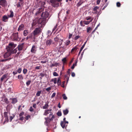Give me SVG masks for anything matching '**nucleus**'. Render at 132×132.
Returning <instances> with one entry per match:
<instances>
[{"label": "nucleus", "mask_w": 132, "mask_h": 132, "mask_svg": "<svg viewBox=\"0 0 132 132\" xmlns=\"http://www.w3.org/2000/svg\"><path fill=\"white\" fill-rule=\"evenodd\" d=\"M42 23H42H39V19L38 20L37 19H35L33 21V22L32 24V26L34 27L35 26L37 23H38L39 24H41V27H42L45 25L43 24Z\"/></svg>", "instance_id": "5"}, {"label": "nucleus", "mask_w": 132, "mask_h": 132, "mask_svg": "<svg viewBox=\"0 0 132 132\" xmlns=\"http://www.w3.org/2000/svg\"><path fill=\"white\" fill-rule=\"evenodd\" d=\"M63 98L64 100H67V96H66L65 94H63L62 95Z\"/></svg>", "instance_id": "47"}, {"label": "nucleus", "mask_w": 132, "mask_h": 132, "mask_svg": "<svg viewBox=\"0 0 132 132\" xmlns=\"http://www.w3.org/2000/svg\"><path fill=\"white\" fill-rule=\"evenodd\" d=\"M46 121L45 122V123L46 125H47L49 124V122L51 121L49 120V119H48V118H45Z\"/></svg>", "instance_id": "30"}, {"label": "nucleus", "mask_w": 132, "mask_h": 132, "mask_svg": "<svg viewBox=\"0 0 132 132\" xmlns=\"http://www.w3.org/2000/svg\"><path fill=\"white\" fill-rule=\"evenodd\" d=\"M41 93V91H39L37 92V93L36 94V95L37 96H40V94Z\"/></svg>", "instance_id": "46"}, {"label": "nucleus", "mask_w": 132, "mask_h": 132, "mask_svg": "<svg viewBox=\"0 0 132 132\" xmlns=\"http://www.w3.org/2000/svg\"><path fill=\"white\" fill-rule=\"evenodd\" d=\"M27 69L24 68L23 70V73L24 74H25L27 72Z\"/></svg>", "instance_id": "48"}, {"label": "nucleus", "mask_w": 132, "mask_h": 132, "mask_svg": "<svg viewBox=\"0 0 132 132\" xmlns=\"http://www.w3.org/2000/svg\"><path fill=\"white\" fill-rule=\"evenodd\" d=\"M23 44L24 43H22L18 45L17 48L19 51H21L22 50L23 46Z\"/></svg>", "instance_id": "15"}, {"label": "nucleus", "mask_w": 132, "mask_h": 132, "mask_svg": "<svg viewBox=\"0 0 132 132\" xmlns=\"http://www.w3.org/2000/svg\"><path fill=\"white\" fill-rule=\"evenodd\" d=\"M29 33V30L28 29H25L23 32V35L24 36H26Z\"/></svg>", "instance_id": "20"}, {"label": "nucleus", "mask_w": 132, "mask_h": 132, "mask_svg": "<svg viewBox=\"0 0 132 132\" xmlns=\"http://www.w3.org/2000/svg\"><path fill=\"white\" fill-rule=\"evenodd\" d=\"M77 63V62H76L75 63L73 64L72 66L71 67L72 69H74Z\"/></svg>", "instance_id": "42"}, {"label": "nucleus", "mask_w": 132, "mask_h": 132, "mask_svg": "<svg viewBox=\"0 0 132 132\" xmlns=\"http://www.w3.org/2000/svg\"><path fill=\"white\" fill-rule=\"evenodd\" d=\"M68 75H67V74L65 75V80L67 81V83L69 79V76H68Z\"/></svg>", "instance_id": "35"}, {"label": "nucleus", "mask_w": 132, "mask_h": 132, "mask_svg": "<svg viewBox=\"0 0 132 132\" xmlns=\"http://www.w3.org/2000/svg\"><path fill=\"white\" fill-rule=\"evenodd\" d=\"M4 102H5L6 104H8L9 103V102L8 101L7 98H5L4 100Z\"/></svg>", "instance_id": "37"}, {"label": "nucleus", "mask_w": 132, "mask_h": 132, "mask_svg": "<svg viewBox=\"0 0 132 132\" xmlns=\"http://www.w3.org/2000/svg\"><path fill=\"white\" fill-rule=\"evenodd\" d=\"M78 49V47L75 46L71 50V52L73 53L74 52H76Z\"/></svg>", "instance_id": "33"}, {"label": "nucleus", "mask_w": 132, "mask_h": 132, "mask_svg": "<svg viewBox=\"0 0 132 132\" xmlns=\"http://www.w3.org/2000/svg\"><path fill=\"white\" fill-rule=\"evenodd\" d=\"M99 9V7L97 6H96L93 9V10L95 11L94 13L97 14V10Z\"/></svg>", "instance_id": "28"}, {"label": "nucleus", "mask_w": 132, "mask_h": 132, "mask_svg": "<svg viewBox=\"0 0 132 132\" xmlns=\"http://www.w3.org/2000/svg\"><path fill=\"white\" fill-rule=\"evenodd\" d=\"M22 4V3H21L20 2H18L17 4L16 5L17 6V7H20L21 5Z\"/></svg>", "instance_id": "44"}, {"label": "nucleus", "mask_w": 132, "mask_h": 132, "mask_svg": "<svg viewBox=\"0 0 132 132\" xmlns=\"http://www.w3.org/2000/svg\"><path fill=\"white\" fill-rule=\"evenodd\" d=\"M31 116L30 115H28L24 117V118L26 120H28L29 119H31Z\"/></svg>", "instance_id": "39"}, {"label": "nucleus", "mask_w": 132, "mask_h": 132, "mask_svg": "<svg viewBox=\"0 0 132 132\" xmlns=\"http://www.w3.org/2000/svg\"><path fill=\"white\" fill-rule=\"evenodd\" d=\"M68 123V121H66L65 122L64 121H61L60 125L63 129L64 128L66 129Z\"/></svg>", "instance_id": "8"}, {"label": "nucleus", "mask_w": 132, "mask_h": 132, "mask_svg": "<svg viewBox=\"0 0 132 132\" xmlns=\"http://www.w3.org/2000/svg\"><path fill=\"white\" fill-rule=\"evenodd\" d=\"M65 83V81H64L62 82V84L61 85V86L63 87L64 88V84Z\"/></svg>", "instance_id": "53"}, {"label": "nucleus", "mask_w": 132, "mask_h": 132, "mask_svg": "<svg viewBox=\"0 0 132 132\" xmlns=\"http://www.w3.org/2000/svg\"><path fill=\"white\" fill-rule=\"evenodd\" d=\"M78 2L76 4V6L77 7L80 6L84 2V0H77Z\"/></svg>", "instance_id": "11"}, {"label": "nucleus", "mask_w": 132, "mask_h": 132, "mask_svg": "<svg viewBox=\"0 0 132 132\" xmlns=\"http://www.w3.org/2000/svg\"><path fill=\"white\" fill-rule=\"evenodd\" d=\"M58 63H55L54 64H52L51 65H50V67H53L55 66H57L58 65Z\"/></svg>", "instance_id": "36"}, {"label": "nucleus", "mask_w": 132, "mask_h": 132, "mask_svg": "<svg viewBox=\"0 0 132 132\" xmlns=\"http://www.w3.org/2000/svg\"><path fill=\"white\" fill-rule=\"evenodd\" d=\"M7 3L6 0H0V5L3 7L7 6Z\"/></svg>", "instance_id": "7"}, {"label": "nucleus", "mask_w": 132, "mask_h": 132, "mask_svg": "<svg viewBox=\"0 0 132 132\" xmlns=\"http://www.w3.org/2000/svg\"><path fill=\"white\" fill-rule=\"evenodd\" d=\"M24 114V112H22L21 113H20L19 114V117L20 118L19 119V120L22 121L23 120L24 118L23 117V116Z\"/></svg>", "instance_id": "14"}, {"label": "nucleus", "mask_w": 132, "mask_h": 132, "mask_svg": "<svg viewBox=\"0 0 132 132\" xmlns=\"http://www.w3.org/2000/svg\"><path fill=\"white\" fill-rule=\"evenodd\" d=\"M48 103L49 102L48 101H47L44 106H43V109H47L49 106L48 105Z\"/></svg>", "instance_id": "21"}, {"label": "nucleus", "mask_w": 132, "mask_h": 132, "mask_svg": "<svg viewBox=\"0 0 132 132\" xmlns=\"http://www.w3.org/2000/svg\"><path fill=\"white\" fill-rule=\"evenodd\" d=\"M24 27L25 26L24 24H21L19 26L18 29V31H20L23 30L24 29Z\"/></svg>", "instance_id": "13"}, {"label": "nucleus", "mask_w": 132, "mask_h": 132, "mask_svg": "<svg viewBox=\"0 0 132 132\" xmlns=\"http://www.w3.org/2000/svg\"><path fill=\"white\" fill-rule=\"evenodd\" d=\"M57 78H55L52 79L50 80L51 82H53L54 84H55L57 83Z\"/></svg>", "instance_id": "26"}, {"label": "nucleus", "mask_w": 132, "mask_h": 132, "mask_svg": "<svg viewBox=\"0 0 132 132\" xmlns=\"http://www.w3.org/2000/svg\"><path fill=\"white\" fill-rule=\"evenodd\" d=\"M18 79L21 80H22L23 79V77L22 75H19L18 76Z\"/></svg>", "instance_id": "32"}, {"label": "nucleus", "mask_w": 132, "mask_h": 132, "mask_svg": "<svg viewBox=\"0 0 132 132\" xmlns=\"http://www.w3.org/2000/svg\"><path fill=\"white\" fill-rule=\"evenodd\" d=\"M8 16H7L6 15H4L2 16V20L3 22H6L8 21Z\"/></svg>", "instance_id": "12"}, {"label": "nucleus", "mask_w": 132, "mask_h": 132, "mask_svg": "<svg viewBox=\"0 0 132 132\" xmlns=\"http://www.w3.org/2000/svg\"><path fill=\"white\" fill-rule=\"evenodd\" d=\"M21 68H19L17 70V72L20 73L21 72Z\"/></svg>", "instance_id": "52"}, {"label": "nucleus", "mask_w": 132, "mask_h": 132, "mask_svg": "<svg viewBox=\"0 0 132 132\" xmlns=\"http://www.w3.org/2000/svg\"><path fill=\"white\" fill-rule=\"evenodd\" d=\"M13 67V64H11L7 65L6 67V69H9L10 68H11Z\"/></svg>", "instance_id": "29"}, {"label": "nucleus", "mask_w": 132, "mask_h": 132, "mask_svg": "<svg viewBox=\"0 0 132 132\" xmlns=\"http://www.w3.org/2000/svg\"><path fill=\"white\" fill-rule=\"evenodd\" d=\"M59 36V35H58L56 37L54 38V40L56 42H59L60 41V40H61V39L59 38L58 37Z\"/></svg>", "instance_id": "25"}, {"label": "nucleus", "mask_w": 132, "mask_h": 132, "mask_svg": "<svg viewBox=\"0 0 132 132\" xmlns=\"http://www.w3.org/2000/svg\"><path fill=\"white\" fill-rule=\"evenodd\" d=\"M41 67L40 66H37L35 67V69L37 70L40 69Z\"/></svg>", "instance_id": "64"}, {"label": "nucleus", "mask_w": 132, "mask_h": 132, "mask_svg": "<svg viewBox=\"0 0 132 132\" xmlns=\"http://www.w3.org/2000/svg\"><path fill=\"white\" fill-rule=\"evenodd\" d=\"M10 14L9 15H8V17L9 18H13L14 16V13L13 11H10Z\"/></svg>", "instance_id": "24"}, {"label": "nucleus", "mask_w": 132, "mask_h": 132, "mask_svg": "<svg viewBox=\"0 0 132 132\" xmlns=\"http://www.w3.org/2000/svg\"><path fill=\"white\" fill-rule=\"evenodd\" d=\"M57 115L59 116H62V113L60 111H59L56 113Z\"/></svg>", "instance_id": "41"}, {"label": "nucleus", "mask_w": 132, "mask_h": 132, "mask_svg": "<svg viewBox=\"0 0 132 132\" xmlns=\"http://www.w3.org/2000/svg\"><path fill=\"white\" fill-rule=\"evenodd\" d=\"M17 52V48L14 49L13 51L12 50V53H16Z\"/></svg>", "instance_id": "55"}, {"label": "nucleus", "mask_w": 132, "mask_h": 132, "mask_svg": "<svg viewBox=\"0 0 132 132\" xmlns=\"http://www.w3.org/2000/svg\"><path fill=\"white\" fill-rule=\"evenodd\" d=\"M30 37V39L32 40L33 42H35L36 39V38L37 36L34 34L33 32L32 33L29 34Z\"/></svg>", "instance_id": "6"}, {"label": "nucleus", "mask_w": 132, "mask_h": 132, "mask_svg": "<svg viewBox=\"0 0 132 132\" xmlns=\"http://www.w3.org/2000/svg\"><path fill=\"white\" fill-rule=\"evenodd\" d=\"M86 42H87V41L86 42H85L84 43V44L82 45V46L81 47V48L80 49V50L79 51V53H78L79 55L81 53V52L82 51V50L83 49V48L85 46V45Z\"/></svg>", "instance_id": "22"}, {"label": "nucleus", "mask_w": 132, "mask_h": 132, "mask_svg": "<svg viewBox=\"0 0 132 132\" xmlns=\"http://www.w3.org/2000/svg\"><path fill=\"white\" fill-rule=\"evenodd\" d=\"M18 32L14 33L13 34V39L15 41H19L20 39L18 36Z\"/></svg>", "instance_id": "10"}, {"label": "nucleus", "mask_w": 132, "mask_h": 132, "mask_svg": "<svg viewBox=\"0 0 132 132\" xmlns=\"http://www.w3.org/2000/svg\"><path fill=\"white\" fill-rule=\"evenodd\" d=\"M70 41L69 40H68L67 41L66 43V45L67 46L69 44H70Z\"/></svg>", "instance_id": "56"}, {"label": "nucleus", "mask_w": 132, "mask_h": 132, "mask_svg": "<svg viewBox=\"0 0 132 132\" xmlns=\"http://www.w3.org/2000/svg\"><path fill=\"white\" fill-rule=\"evenodd\" d=\"M57 83L58 86L61 85V82L60 78H58Z\"/></svg>", "instance_id": "31"}, {"label": "nucleus", "mask_w": 132, "mask_h": 132, "mask_svg": "<svg viewBox=\"0 0 132 132\" xmlns=\"http://www.w3.org/2000/svg\"><path fill=\"white\" fill-rule=\"evenodd\" d=\"M55 117L54 115H52V118H50L49 119V120H50V121H52L53 120V119Z\"/></svg>", "instance_id": "59"}, {"label": "nucleus", "mask_w": 132, "mask_h": 132, "mask_svg": "<svg viewBox=\"0 0 132 132\" xmlns=\"http://www.w3.org/2000/svg\"><path fill=\"white\" fill-rule=\"evenodd\" d=\"M57 25L56 24V26L54 27V28L53 29L52 31L53 32L56 28L57 27Z\"/></svg>", "instance_id": "62"}, {"label": "nucleus", "mask_w": 132, "mask_h": 132, "mask_svg": "<svg viewBox=\"0 0 132 132\" xmlns=\"http://www.w3.org/2000/svg\"><path fill=\"white\" fill-rule=\"evenodd\" d=\"M121 5V4L119 2H118L117 3V6L118 7H120Z\"/></svg>", "instance_id": "61"}, {"label": "nucleus", "mask_w": 132, "mask_h": 132, "mask_svg": "<svg viewBox=\"0 0 132 132\" xmlns=\"http://www.w3.org/2000/svg\"><path fill=\"white\" fill-rule=\"evenodd\" d=\"M11 59H12V58H8L6 59L2 60H1V61L2 62H5V61H7L10 60Z\"/></svg>", "instance_id": "40"}, {"label": "nucleus", "mask_w": 132, "mask_h": 132, "mask_svg": "<svg viewBox=\"0 0 132 132\" xmlns=\"http://www.w3.org/2000/svg\"><path fill=\"white\" fill-rule=\"evenodd\" d=\"M63 112L64 115H66L69 112V110L68 109H66L63 111Z\"/></svg>", "instance_id": "27"}, {"label": "nucleus", "mask_w": 132, "mask_h": 132, "mask_svg": "<svg viewBox=\"0 0 132 132\" xmlns=\"http://www.w3.org/2000/svg\"><path fill=\"white\" fill-rule=\"evenodd\" d=\"M36 51V47L35 45H33L31 48V52L33 53H35Z\"/></svg>", "instance_id": "16"}, {"label": "nucleus", "mask_w": 132, "mask_h": 132, "mask_svg": "<svg viewBox=\"0 0 132 132\" xmlns=\"http://www.w3.org/2000/svg\"><path fill=\"white\" fill-rule=\"evenodd\" d=\"M52 42V40L51 39L47 40L46 42V45L47 46H50Z\"/></svg>", "instance_id": "17"}, {"label": "nucleus", "mask_w": 132, "mask_h": 132, "mask_svg": "<svg viewBox=\"0 0 132 132\" xmlns=\"http://www.w3.org/2000/svg\"><path fill=\"white\" fill-rule=\"evenodd\" d=\"M63 41V40L61 39V40H60V41L59 42V45L60 46H61L62 45Z\"/></svg>", "instance_id": "49"}, {"label": "nucleus", "mask_w": 132, "mask_h": 132, "mask_svg": "<svg viewBox=\"0 0 132 132\" xmlns=\"http://www.w3.org/2000/svg\"><path fill=\"white\" fill-rule=\"evenodd\" d=\"M16 45L14 44L13 43H10L9 44L8 46H6L7 50L10 51L12 52L13 49L16 46Z\"/></svg>", "instance_id": "3"}, {"label": "nucleus", "mask_w": 132, "mask_h": 132, "mask_svg": "<svg viewBox=\"0 0 132 132\" xmlns=\"http://www.w3.org/2000/svg\"><path fill=\"white\" fill-rule=\"evenodd\" d=\"M51 111L52 109L45 110L44 112V115L47 116V114H48L50 113V112H51Z\"/></svg>", "instance_id": "18"}, {"label": "nucleus", "mask_w": 132, "mask_h": 132, "mask_svg": "<svg viewBox=\"0 0 132 132\" xmlns=\"http://www.w3.org/2000/svg\"><path fill=\"white\" fill-rule=\"evenodd\" d=\"M10 100H12L11 103L12 104H15L17 102V100L16 98H10Z\"/></svg>", "instance_id": "19"}, {"label": "nucleus", "mask_w": 132, "mask_h": 132, "mask_svg": "<svg viewBox=\"0 0 132 132\" xmlns=\"http://www.w3.org/2000/svg\"><path fill=\"white\" fill-rule=\"evenodd\" d=\"M49 13L47 11L42 12L41 16L42 18H40L39 19V23L43 22V24L45 25L46 23V18L48 17Z\"/></svg>", "instance_id": "1"}, {"label": "nucleus", "mask_w": 132, "mask_h": 132, "mask_svg": "<svg viewBox=\"0 0 132 132\" xmlns=\"http://www.w3.org/2000/svg\"><path fill=\"white\" fill-rule=\"evenodd\" d=\"M90 23V22L89 21H83V23L84 24H88Z\"/></svg>", "instance_id": "45"}, {"label": "nucleus", "mask_w": 132, "mask_h": 132, "mask_svg": "<svg viewBox=\"0 0 132 132\" xmlns=\"http://www.w3.org/2000/svg\"><path fill=\"white\" fill-rule=\"evenodd\" d=\"M7 52L4 54L3 56L4 58L9 57L11 54L12 52L10 51L7 50Z\"/></svg>", "instance_id": "9"}, {"label": "nucleus", "mask_w": 132, "mask_h": 132, "mask_svg": "<svg viewBox=\"0 0 132 132\" xmlns=\"http://www.w3.org/2000/svg\"><path fill=\"white\" fill-rule=\"evenodd\" d=\"M42 31V29L39 27L36 28L33 31V32L38 37L41 34Z\"/></svg>", "instance_id": "4"}, {"label": "nucleus", "mask_w": 132, "mask_h": 132, "mask_svg": "<svg viewBox=\"0 0 132 132\" xmlns=\"http://www.w3.org/2000/svg\"><path fill=\"white\" fill-rule=\"evenodd\" d=\"M53 75L55 76H59V75L56 72H54L53 73Z\"/></svg>", "instance_id": "51"}, {"label": "nucleus", "mask_w": 132, "mask_h": 132, "mask_svg": "<svg viewBox=\"0 0 132 132\" xmlns=\"http://www.w3.org/2000/svg\"><path fill=\"white\" fill-rule=\"evenodd\" d=\"M62 61L63 62V63H65L66 61V57H64L63 59L62 60Z\"/></svg>", "instance_id": "54"}, {"label": "nucleus", "mask_w": 132, "mask_h": 132, "mask_svg": "<svg viewBox=\"0 0 132 132\" xmlns=\"http://www.w3.org/2000/svg\"><path fill=\"white\" fill-rule=\"evenodd\" d=\"M92 30V28L90 27H89L87 28V32H90V31Z\"/></svg>", "instance_id": "43"}, {"label": "nucleus", "mask_w": 132, "mask_h": 132, "mask_svg": "<svg viewBox=\"0 0 132 132\" xmlns=\"http://www.w3.org/2000/svg\"><path fill=\"white\" fill-rule=\"evenodd\" d=\"M80 24L81 26L84 27L85 26V25L83 24V22L82 21H80Z\"/></svg>", "instance_id": "63"}, {"label": "nucleus", "mask_w": 132, "mask_h": 132, "mask_svg": "<svg viewBox=\"0 0 132 132\" xmlns=\"http://www.w3.org/2000/svg\"><path fill=\"white\" fill-rule=\"evenodd\" d=\"M56 93H53L51 96V98H53L56 95Z\"/></svg>", "instance_id": "57"}, {"label": "nucleus", "mask_w": 132, "mask_h": 132, "mask_svg": "<svg viewBox=\"0 0 132 132\" xmlns=\"http://www.w3.org/2000/svg\"><path fill=\"white\" fill-rule=\"evenodd\" d=\"M4 117L5 118V119H8V116L7 115V112H5L4 113Z\"/></svg>", "instance_id": "34"}, {"label": "nucleus", "mask_w": 132, "mask_h": 132, "mask_svg": "<svg viewBox=\"0 0 132 132\" xmlns=\"http://www.w3.org/2000/svg\"><path fill=\"white\" fill-rule=\"evenodd\" d=\"M70 69H69L68 70V71L67 72V75H68L69 76H70Z\"/></svg>", "instance_id": "50"}, {"label": "nucleus", "mask_w": 132, "mask_h": 132, "mask_svg": "<svg viewBox=\"0 0 132 132\" xmlns=\"http://www.w3.org/2000/svg\"><path fill=\"white\" fill-rule=\"evenodd\" d=\"M62 0H50V2L52 6L54 7H58L59 6V3Z\"/></svg>", "instance_id": "2"}, {"label": "nucleus", "mask_w": 132, "mask_h": 132, "mask_svg": "<svg viewBox=\"0 0 132 132\" xmlns=\"http://www.w3.org/2000/svg\"><path fill=\"white\" fill-rule=\"evenodd\" d=\"M80 36H79L78 35L77 36L75 37L74 38V39L75 40H77V39H78L79 38H80Z\"/></svg>", "instance_id": "60"}, {"label": "nucleus", "mask_w": 132, "mask_h": 132, "mask_svg": "<svg viewBox=\"0 0 132 132\" xmlns=\"http://www.w3.org/2000/svg\"><path fill=\"white\" fill-rule=\"evenodd\" d=\"M31 82V81L29 80L27 81L26 82V84L27 87H28Z\"/></svg>", "instance_id": "38"}, {"label": "nucleus", "mask_w": 132, "mask_h": 132, "mask_svg": "<svg viewBox=\"0 0 132 132\" xmlns=\"http://www.w3.org/2000/svg\"><path fill=\"white\" fill-rule=\"evenodd\" d=\"M51 88L50 87L46 89V90L48 92H49L51 90Z\"/></svg>", "instance_id": "58"}, {"label": "nucleus", "mask_w": 132, "mask_h": 132, "mask_svg": "<svg viewBox=\"0 0 132 132\" xmlns=\"http://www.w3.org/2000/svg\"><path fill=\"white\" fill-rule=\"evenodd\" d=\"M7 76V75L6 74L3 75L1 79V82L3 81V80L6 78Z\"/></svg>", "instance_id": "23"}]
</instances>
